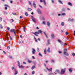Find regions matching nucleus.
I'll use <instances>...</instances> for the list:
<instances>
[{
	"mask_svg": "<svg viewBox=\"0 0 75 75\" xmlns=\"http://www.w3.org/2000/svg\"><path fill=\"white\" fill-rule=\"evenodd\" d=\"M42 31H41V30H38V32H35V33H33V34L35 35H36V36H38V35L37 34H39L40 33L41 34H42Z\"/></svg>",
	"mask_w": 75,
	"mask_h": 75,
	"instance_id": "f257e3e1",
	"label": "nucleus"
},
{
	"mask_svg": "<svg viewBox=\"0 0 75 75\" xmlns=\"http://www.w3.org/2000/svg\"><path fill=\"white\" fill-rule=\"evenodd\" d=\"M61 71L60 72V74H61V75H63V74H65V71H66V68H64V69H62L61 70Z\"/></svg>",
	"mask_w": 75,
	"mask_h": 75,
	"instance_id": "f03ea898",
	"label": "nucleus"
},
{
	"mask_svg": "<svg viewBox=\"0 0 75 75\" xmlns=\"http://www.w3.org/2000/svg\"><path fill=\"white\" fill-rule=\"evenodd\" d=\"M63 54L64 55H65L67 56H69V54L67 52H63Z\"/></svg>",
	"mask_w": 75,
	"mask_h": 75,
	"instance_id": "7ed1b4c3",
	"label": "nucleus"
},
{
	"mask_svg": "<svg viewBox=\"0 0 75 75\" xmlns=\"http://www.w3.org/2000/svg\"><path fill=\"white\" fill-rule=\"evenodd\" d=\"M46 69H47V70H48V71L49 72L51 71V72H52V68H50V69H48V67H47L46 68Z\"/></svg>",
	"mask_w": 75,
	"mask_h": 75,
	"instance_id": "20e7f679",
	"label": "nucleus"
},
{
	"mask_svg": "<svg viewBox=\"0 0 75 75\" xmlns=\"http://www.w3.org/2000/svg\"><path fill=\"white\" fill-rule=\"evenodd\" d=\"M33 5L34 6V7L35 8H36V4H35V1H33Z\"/></svg>",
	"mask_w": 75,
	"mask_h": 75,
	"instance_id": "39448f33",
	"label": "nucleus"
},
{
	"mask_svg": "<svg viewBox=\"0 0 75 75\" xmlns=\"http://www.w3.org/2000/svg\"><path fill=\"white\" fill-rule=\"evenodd\" d=\"M32 50L33 51L32 52V54H35V50H34V49L33 48Z\"/></svg>",
	"mask_w": 75,
	"mask_h": 75,
	"instance_id": "423d86ee",
	"label": "nucleus"
},
{
	"mask_svg": "<svg viewBox=\"0 0 75 75\" xmlns=\"http://www.w3.org/2000/svg\"><path fill=\"white\" fill-rule=\"evenodd\" d=\"M58 41L59 42H60V43L61 45H63V44H64V43L61 42V41L60 40H58Z\"/></svg>",
	"mask_w": 75,
	"mask_h": 75,
	"instance_id": "0eeeda50",
	"label": "nucleus"
},
{
	"mask_svg": "<svg viewBox=\"0 0 75 75\" xmlns=\"http://www.w3.org/2000/svg\"><path fill=\"white\" fill-rule=\"evenodd\" d=\"M55 72L56 73H58V74H60V71H59V70H56L55 71Z\"/></svg>",
	"mask_w": 75,
	"mask_h": 75,
	"instance_id": "6e6552de",
	"label": "nucleus"
},
{
	"mask_svg": "<svg viewBox=\"0 0 75 75\" xmlns=\"http://www.w3.org/2000/svg\"><path fill=\"white\" fill-rule=\"evenodd\" d=\"M68 21H74V18H72V19H71V18H69L68 20Z\"/></svg>",
	"mask_w": 75,
	"mask_h": 75,
	"instance_id": "1a4fd4ad",
	"label": "nucleus"
},
{
	"mask_svg": "<svg viewBox=\"0 0 75 75\" xmlns=\"http://www.w3.org/2000/svg\"><path fill=\"white\" fill-rule=\"evenodd\" d=\"M38 12L39 13V14H41V11L39 9H38Z\"/></svg>",
	"mask_w": 75,
	"mask_h": 75,
	"instance_id": "9d476101",
	"label": "nucleus"
},
{
	"mask_svg": "<svg viewBox=\"0 0 75 75\" xmlns=\"http://www.w3.org/2000/svg\"><path fill=\"white\" fill-rule=\"evenodd\" d=\"M15 71V73H14V75H17V73H18V72L17 70H16V69H14Z\"/></svg>",
	"mask_w": 75,
	"mask_h": 75,
	"instance_id": "9b49d317",
	"label": "nucleus"
},
{
	"mask_svg": "<svg viewBox=\"0 0 75 75\" xmlns=\"http://www.w3.org/2000/svg\"><path fill=\"white\" fill-rule=\"evenodd\" d=\"M47 51L48 52H50L51 51H50V47H48V48H47Z\"/></svg>",
	"mask_w": 75,
	"mask_h": 75,
	"instance_id": "f8f14e48",
	"label": "nucleus"
},
{
	"mask_svg": "<svg viewBox=\"0 0 75 75\" xmlns=\"http://www.w3.org/2000/svg\"><path fill=\"white\" fill-rule=\"evenodd\" d=\"M32 20H33V22H34L35 23H36V21H35V18H32Z\"/></svg>",
	"mask_w": 75,
	"mask_h": 75,
	"instance_id": "ddd939ff",
	"label": "nucleus"
},
{
	"mask_svg": "<svg viewBox=\"0 0 75 75\" xmlns=\"http://www.w3.org/2000/svg\"><path fill=\"white\" fill-rule=\"evenodd\" d=\"M50 39H48L47 40V44L48 45H49L50 44Z\"/></svg>",
	"mask_w": 75,
	"mask_h": 75,
	"instance_id": "4468645a",
	"label": "nucleus"
},
{
	"mask_svg": "<svg viewBox=\"0 0 75 75\" xmlns=\"http://www.w3.org/2000/svg\"><path fill=\"white\" fill-rule=\"evenodd\" d=\"M32 9L31 8H28L27 9L28 11H31Z\"/></svg>",
	"mask_w": 75,
	"mask_h": 75,
	"instance_id": "2eb2a0df",
	"label": "nucleus"
},
{
	"mask_svg": "<svg viewBox=\"0 0 75 75\" xmlns=\"http://www.w3.org/2000/svg\"><path fill=\"white\" fill-rule=\"evenodd\" d=\"M58 1V2H59V3H60V4H63V3H62V1H61V0H59Z\"/></svg>",
	"mask_w": 75,
	"mask_h": 75,
	"instance_id": "dca6fc26",
	"label": "nucleus"
},
{
	"mask_svg": "<svg viewBox=\"0 0 75 75\" xmlns=\"http://www.w3.org/2000/svg\"><path fill=\"white\" fill-rule=\"evenodd\" d=\"M23 31H24L25 33H26V31H25V27L24 26L23 28Z\"/></svg>",
	"mask_w": 75,
	"mask_h": 75,
	"instance_id": "f3484780",
	"label": "nucleus"
},
{
	"mask_svg": "<svg viewBox=\"0 0 75 75\" xmlns=\"http://www.w3.org/2000/svg\"><path fill=\"white\" fill-rule=\"evenodd\" d=\"M51 36L52 38H54V35L53 34H52L51 35Z\"/></svg>",
	"mask_w": 75,
	"mask_h": 75,
	"instance_id": "a211bd4d",
	"label": "nucleus"
},
{
	"mask_svg": "<svg viewBox=\"0 0 75 75\" xmlns=\"http://www.w3.org/2000/svg\"><path fill=\"white\" fill-rule=\"evenodd\" d=\"M15 31L14 29H11L10 30V32L11 33H12V32H14Z\"/></svg>",
	"mask_w": 75,
	"mask_h": 75,
	"instance_id": "6ab92c4d",
	"label": "nucleus"
},
{
	"mask_svg": "<svg viewBox=\"0 0 75 75\" xmlns=\"http://www.w3.org/2000/svg\"><path fill=\"white\" fill-rule=\"evenodd\" d=\"M25 15L26 16H28V13H27V12H25Z\"/></svg>",
	"mask_w": 75,
	"mask_h": 75,
	"instance_id": "aec40b11",
	"label": "nucleus"
},
{
	"mask_svg": "<svg viewBox=\"0 0 75 75\" xmlns=\"http://www.w3.org/2000/svg\"><path fill=\"white\" fill-rule=\"evenodd\" d=\"M35 68V66H33L32 67L31 69H32V70H33V69H34Z\"/></svg>",
	"mask_w": 75,
	"mask_h": 75,
	"instance_id": "412c9836",
	"label": "nucleus"
},
{
	"mask_svg": "<svg viewBox=\"0 0 75 75\" xmlns=\"http://www.w3.org/2000/svg\"><path fill=\"white\" fill-rule=\"evenodd\" d=\"M44 52L45 53V55L46 54V52H47V50L46 49L44 50Z\"/></svg>",
	"mask_w": 75,
	"mask_h": 75,
	"instance_id": "4be33fe9",
	"label": "nucleus"
},
{
	"mask_svg": "<svg viewBox=\"0 0 75 75\" xmlns=\"http://www.w3.org/2000/svg\"><path fill=\"white\" fill-rule=\"evenodd\" d=\"M61 25H62V26H64V22H62L61 23Z\"/></svg>",
	"mask_w": 75,
	"mask_h": 75,
	"instance_id": "5701e85b",
	"label": "nucleus"
},
{
	"mask_svg": "<svg viewBox=\"0 0 75 75\" xmlns=\"http://www.w3.org/2000/svg\"><path fill=\"white\" fill-rule=\"evenodd\" d=\"M68 4L69 6H72V4L71 2H69Z\"/></svg>",
	"mask_w": 75,
	"mask_h": 75,
	"instance_id": "b1692460",
	"label": "nucleus"
},
{
	"mask_svg": "<svg viewBox=\"0 0 75 75\" xmlns=\"http://www.w3.org/2000/svg\"><path fill=\"white\" fill-rule=\"evenodd\" d=\"M69 71L70 72H72V70L71 69H69Z\"/></svg>",
	"mask_w": 75,
	"mask_h": 75,
	"instance_id": "393cba45",
	"label": "nucleus"
},
{
	"mask_svg": "<svg viewBox=\"0 0 75 75\" xmlns=\"http://www.w3.org/2000/svg\"><path fill=\"white\" fill-rule=\"evenodd\" d=\"M47 25L48 26H50V23L49 22H47Z\"/></svg>",
	"mask_w": 75,
	"mask_h": 75,
	"instance_id": "a878e982",
	"label": "nucleus"
},
{
	"mask_svg": "<svg viewBox=\"0 0 75 75\" xmlns=\"http://www.w3.org/2000/svg\"><path fill=\"white\" fill-rule=\"evenodd\" d=\"M43 1L44 2V5H46V2H45V1L44 0V1Z\"/></svg>",
	"mask_w": 75,
	"mask_h": 75,
	"instance_id": "bb28decb",
	"label": "nucleus"
},
{
	"mask_svg": "<svg viewBox=\"0 0 75 75\" xmlns=\"http://www.w3.org/2000/svg\"><path fill=\"white\" fill-rule=\"evenodd\" d=\"M34 39L35 40V42H38V41H37V40L35 37H34Z\"/></svg>",
	"mask_w": 75,
	"mask_h": 75,
	"instance_id": "cd10ccee",
	"label": "nucleus"
},
{
	"mask_svg": "<svg viewBox=\"0 0 75 75\" xmlns=\"http://www.w3.org/2000/svg\"><path fill=\"white\" fill-rule=\"evenodd\" d=\"M39 56H40V57H42V54H41V53H39Z\"/></svg>",
	"mask_w": 75,
	"mask_h": 75,
	"instance_id": "c85d7f7f",
	"label": "nucleus"
},
{
	"mask_svg": "<svg viewBox=\"0 0 75 75\" xmlns=\"http://www.w3.org/2000/svg\"><path fill=\"white\" fill-rule=\"evenodd\" d=\"M19 68H24V67L22 65H21V66H19Z\"/></svg>",
	"mask_w": 75,
	"mask_h": 75,
	"instance_id": "c756f323",
	"label": "nucleus"
},
{
	"mask_svg": "<svg viewBox=\"0 0 75 75\" xmlns=\"http://www.w3.org/2000/svg\"><path fill=\"white\" fill-rule=\"evenodd\" d=\"M62 16H65L66 15V14L65 13H62Z\"/></svg>",
	"mask_w": 75,
	"mask_h": 75,
	"instance_id": "7c9ffc66",
	"label": "nucleus"
},
{
	"mask_svg": "<svg viewBox=\"0 0 75 75\" xmlns=\"http://www.w3.org/2000/svg\"><path fill=\"white\" fill-rule=\"evenodd\" d=\"M0 27L1 29H3V26L1 25H0Z\"/></svg>",
	"mask_w": 75,
	"mask_h": 75,
	"instance_id": "2f4dec72",
	"label": "nucleus"
},
{
	"mask_svg": "<svg viewBox=\"0 0 75 75\" xmlns=\"http://www.w3.org/2000/svg\"><path fill=\"white\" fill-rule=\"evenodd\" d=\"M9 37L10 38V40H12L13 39H12V38H11V37L9 35Z\"/></svg>",
	"mask_w": 75,
	"mask_h": 75,
	"instance_id": "473e14b6",
	"label": "nucleus"
},
{
	"mask_svg": "<svg viewBox=\"0 0 75 75\" xmlns=\"http://www.w3.org/2000/svg\"><path fill=\"white\" fill-rule=\"evenodd\" d=\"M28 62H29V63H31V62H32V61H30V60H28Z\"/></svg>",
	"mask_w": 75,
	"mask_h": 75,
	"instance_id": "72a5a7b5",
	"label": "nucleus"
},
{
	"mask_svg": "<svg viewBox=\"0 0 75 75\" xmlns=\"http://www.w3.org/2000/svg\"><path fill=\"white\" fill-rule=\"evenodd\" d=\"M37 51L38 52H39L40 51V50H39V48L38 47L37 48Z\"/></svg>",
	"mask_w": 75,
	"mask_h": 75,
	"instance_id": "f704fd0d",
	"label": "nucleus"
},
{
	"mask_svg": "<svg viewBox=\"0 0 75 75\" xmlns=\"http://www.w3.org/2000/svg\"><path fill=\"white\" fill-rule=\"evenodd\" d=\"M42 24H45V22L44 21Z\"/></svg>",
	"mask_w": 75,
	"mask_h": 75,
	"instance_id": "c9c22d12",
	"label": "nucleus"
},
{
	"mask_svg": "<svg viewBox=\"0 0 75 75\" xmlns=\"http://www.w3.org/2000/svg\"><path fill=\"white\" fill-rule=\"evenodd\" d=\"M4 14H7V12L5 11L4 12Z\"/></svg>",
	"mask_w": 75,
	"mask_h": 75,
	"instance_id": "e433bc0d",
	"label": "nucleus"
},
{
	"mask_svg": "<svg viewBox=\"0 0 75 75\" xmlns=\"http://www.w3.org/2000/svg\"><path fill=\"white\" fill-rule=\"evenodd\" d=\"M13 33L15 34V35L16 36H17V35H16V32H15V31Z\"/></svg>",
	"mask_w": 75,
	"mask_h": 75,
	"instance_id": "4c0bfd02",
	"label": "nucleus"
},
{
	"mask_svg": "<svg viewBox=\"0 0 75 75\" xmlns=\"http://www.w3.org/2000/svg\"><path fill=\"white\" fill-rule=\"evenodd\" d=\"M7 30H8V31H9V30H10V28L8 27H7Z\"/></svg>",
	"mask_w": 75,
	"mask_h": 75,
	"instance_id": "58836bf2",
	"label": "nucleus"
},
{
	"mask_svg": "<svg viewBox=\"0 0 75 75\" xmlns=\"http://www.w3.org/2000/svg\"><path fill=\"white\" fill-rule=\"evenodd\" d=\"M72 55H73V56H74L75 55V53H72Z\"/></svg>",
	"mask_w": 75,
	"mask_h": 75,
	"instance_id": "ea45409f",
	"label": "nucleus"
},
{
	"mask_svg": "<svg viewBox=\"0 0 75 75\" xmlns=\"http://www.w3.org/2000/svg\"><path fill=\"white\" fill-rule=\"evenodd\" d=\"M11 69L12 70H13V69H14V67H11Z\"/></svg>",
	"mask_w": 75,
	"mask_h": 75,
	"instance_id": "a19ab883",
	"label": "nucleus"
},
{
	"mask_svg": "<svg viewBox=\"0 0 75 75\" xmlns=\"http://www.w3.org/2000/svg\"><path fill=\"white\" fill-rule=\"evenodd\" d=\"M2 21V18L0 17V21Z\"/></svg>",
	"mask_w": 75,
	"mask_h": 75,
	"instance_id": "79ce46f5",
	"label": "nucleus"
},
{
	"mask_svg": "<svg viewBox=\"0 0 75 75\" xmlns=\"http://www.w3.org/2000/svg\"><path fill=\"white\" fill-rule=\"evenodd\" d=\"M29 4V5H31V2H30V1H29L28 2Z\"/></svg>",
	"mask_w": 75,
	"mask_h": 75,
	"instance_id": "37998d69",
	"label": "nucleus"
},
{
	"mask_svg": "<svg viewBox=\"0 0 75 75\" xmlns=\"http://www.w3.org/2000/svg\"><path fill=\"white\" fill-rule=\"evenodd\" d=\"M7 48H8V50H10V47H9V46H8Z\"/></svg>",
	"mask_w": 75,
	"mask_h": 75,
	"instance_id": "c03bdc74",
	"label": "nucleus"
},
{
	"mask_svg": "<svg viewBox=\"0 0 75 75\" xmlns=\"http://www.w3.org/2000/svg\"><path fill=\"white\" fill-rule=\"evenodd\" d=\"M49 75H53V73H50L49 74Z\"/></svg>",
	"mask_w": 75,
	"mask_h": 75,
	"instance_id": "a18cd8bd",
	"label": "nucleus"
},
{
	"mask_svg": "<svg viewBox=\"0 0 75 75\" xmlns=\"http://www.w3.org/2000/svg\"><path fill=\"white\" fill-rule=\"evenodd\" d=\"M34 73H35L34 71H32V74L33 75H34Z\"/></svg>",
	"mask_w": 75,
	"mask_h": 75,
	"instance_id": "49530a36",
	"label": "nucleus"
},
{
	"mask_svg": "<svg viewBox=\"0 0 75 75\" xmlns=\"http://www.w3.org/2000/svg\"><path fill=\"white\" fill-rule=\"evenodd\" d=\"M12 14H13V15H15V16H16V13H12Z\"/></svg>",
	"mask_w": 75,
	"mask_h": 75,
	"instance_id": "de8ad7c7",
	"label": "nucleus"
},
{
	"mask_svg": "<svg viewBox=\"0 0 75 75\" xmlns=\"http://www.w3.org/2000/svg\"><path fill=\"white\" fill-rule=\"evenodd\" d=\"M39 7H40V8H42V6H41L40 5H39Z\"/></svg>",
	"mask_w": 75,
	"mask_h": 75,
	"instance_id": "09e8293b",
	"label": "nucleus"
},
{
	"mask_svg": "<svg viewBox=\"0 0 75 75\" xmlns=\"http://www.w3.org/2000/svg\"><path fill=\"white\" fill-rule=\"evenodd\" d=\"M69 33H68V32H66V35H68Z\"/></svg>",
	"mask_w": 75,
	"mask_h": 75,
	"instance_id": "8fccbe9b",
	"label": "nucleus"
},
{
	"mask_svg": "<svg viewBox=\"0 0 75 75\" xmlns=\"http://www.w3.org/2000/svg\"><path fill=\"white\" fill-rule=\"evenodd\" d=\"M43 1H42V0H40V3H42Z\"/></svg>",
	"mask_w": 75,
	"mask_h": 75,
	"instance_id": "3c124183",
	"label": "nucleus"
},
{
	"mask_svg": "<svg viewBox=\"0 0 75 75\" xmlns=\"http://www.w3.org/2000/svg\"><path fill=\"white\" fill-rule=\"evenodd\" d=\"M62 11H65V8H63L62 9Z\"/></svg>",
	"mask_w": 75,
	"mask_h": 75,
	"instance_id": "603ef678",
	"label": "nucleus"
},
{
	"mask_svg": "<svg viewBox=\"0 0 75 75\" xmlns=\"http://www.w3.org/2000/svg\"><path fill=\"white\" fill-rule=\"evenodd\" d=\"M52 2V3H54V1L53 0H51Z\"/></svg>",
	"mask_w": 75,
	"mask_h": 75,
	"instance_id": "864d4df0",
	"label": "nucleus"
},
{
	"mask_svg": "<svg viewBox=\"0 0 75 75\" xmlns=\"http://www.w3.org/2000/svg\"><path fill=\"white\" fill-rule=\"evenodd\" d=\"M38 41H40L41 40H40V39L39 38H38Z\"/></svg>",
	"mask_w": 75,
	"mask_h": 75,
	"instance_id": "5fc2aeb1",
	"label": "nucleus"
},
{
	"mask_svg": "<svg viewBox=\"0 0 75 75\" xmlns=\"http://www.w3.org/2000/svg\"><path fill=\"white\" fill-rule=\"evenodd\" d=\"M59 54H61V53H62V52H61V51H59Z\"/></svg>",
	"mask_w": 75,
	"mask_h": 75,
	"instance_id": "6e6d98bb",
	"label": "nucleus"
},
{
	"mask_svg": "<svg viewBox=\"0 0 75 75\" xmlns=\"http://www.w3.org/2000/svg\"><path fill=\"white\" fill-rule=\"evenodd\" d=\"M5 6H6V7H8V6L6 4L5 5Z\"/></svg>",
	"mask_w": 75,
	"mask_h": 75,
	"instance_id": "4d7b16f0",
	"label": "nucleus"
},
{
	"mask_svg": "<svg viewBox=\"0 0 75 75\" xmlns=\"http://www.w3.org/2000/svg\"><path fill=\"white\" fill-rule=\"evenodd\" d=\"M32 57L33 59H35V57H34V56H32Z\"/></svg>",
	"mask_w": 75,
	"mask_h": 75,
	"instance_id": "13d9d810",
	"label": "nucleus"
},
{
	"mask_svg": "<svg viewBox=\"0 0 75 75\" xmlns=\"http://www.w3.org/2000/svg\"><path fill=\"white\" fill-rule=\"evenodd\" d=\"M5 10H7V7H5Z\"/></svg>",
	"mask_w": 75,
	"mask_h": 75,
	"instance_id": "bf43d9fd",
	"label": "nucleus"
},
{
	"mask_svg": "<svg viewBox=\"0 0 75 75\" xmlns=\"http://www.w3.org/2000/svg\"><path fill=\"white\" fill-rule=\"evenodd\" d=\"M23 64H26V63H25V62H23Z\"/></svg>",
	"mask_w": 75,
	"mask_h": 75,
	"instance_id": "052dcab7",
	"label": "nucleus"
},
{
	"mask_svg": "<svg viewBox=\"0 0 75 75\" xmlns=\"http://www.w3.org/2000/svg\"><path fill=\"white\" fill-rule=\"evenodd\" d=\"M20 37H21V38H23V36L21 35L20 36Z\"/></svg>",
	"mask_w": 75,
	"mask_h": 75,
	"instance_id": "680f3d73",
	"label": "nucleus"
},
{
	"mask_svg": "<svg viewBox=\"0 0 75 75\" xmlns=\"http://www.w3.org/2000/svg\"><path fill=\"white\" fill-rule=\"evenodd\" d=\"M9 57L10 58H12V56H9Z\"/></svg>",
	"mask_w": 75,
	"mask_h": 75,
	"instance_id": "e2e57ef3",
	"label": "nucleus"
},
{
	"mask_svg": "<svg viewBox=\"0 0 75 75\" xmlns=\"http://www.w3.org/2000/svg\"><path fill=\"white\" fill-rule=\"evenodd\" d=\"M73 34H74V35H75V31H74V33H73Z\"/></svg>",
	"mask_w": 75,
	"mask_h": 75,
	"instance_id": "0e129e2a",
	"label": "nucleus"
},
{
	"mask_svg": "<svg viewBox=\"0 0 75 75\" xmlns=\"http://www.w3.org/2000/svg\"><path fill=\"white\" fill-rule=\"evenodd\" d=\"M67 10H70V9H69V8H67Z\"/></svg>",
	"mask_w": 75,
	"mask_h": 75,
	"instance_id": "69168bd1",
	"label": "nucleus"
},
{
	"mask_svg": "<svg viewBox=\"0 0 75 75\" xmlns=\"http://www.w3.org/2000/svg\"><path fill=\"white\" fill-rule=\"evenodd\" d=\"M20 18L21 19V18H22V17H21V16H20Z\"/></svg>",
	"mask_w": 75,
	"mask_h": 75,
	"instance_id": "338daca9",
	"label": "nucleus"
},
{
	"mask_svg": "<svg viewBox=\"0 0 75 75\" xmlns=\"http://www.w3.org/2000/svg\"><path fill=\"white\" fill-rule=\"evenodd\" d=\"M24 75H27V74L26 73H25Z\"/></svg>",
	"mask_w": 75,
	"mask_h": 75,
	"instance_id": "774afa93",
	"label": "nucleus"
}]
</instances>
